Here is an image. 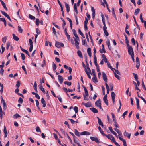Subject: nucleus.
<instances>
[{
    "label": "nucleus",
    "instance_id": "nucleus-22",
    "mask_svg": "<svg viewBox=\"0 0 146 146\" xmlns=\"http://www.w3.org/2000/svg\"><path fill=\"white\" fill-rule=\"evenodd\" d=\"M90 134V133L89 132L86 131H83L81 132L80 133V135H89Z\"/></svg>",
    "mask_w": 146,
    "mask_h": 146
},
{
    "label": "nucleus",
    "instance_id": "nucleus-38",
    "mask_svg": "<svg viewBox=\"0 0 146 146\" xmlns=\"http://www.w3.org/2000/svg\"><path fill=\"white\" fill-rule=\"evenodd\" d=\"M104 136H105L107 138H108V139H111V138L113 136L111 135H110L109 134L107 135L105 134V135Z\"/></svg>",
    "mask_w": 146,
    "mask_h": 146
},
{
    "label": "nucleus",
    "instance_id": "nucleus-13",
    "mask_svg": "<svg viewBox=\"0 0 146 146\" xmlns=\"http://www.w3.org/2000/svg\"><path fill=\"white\" fill-rule=\"evenodd\" d=\"M82 104H84L85 106L86 107H90L92 106L91 102H88L85 104H84L83 103H82Z\"/></svg>",
    "mask_w": 146,
    "mask_h": 146
},
{
    "label": "nucleus",
    "instance_id": "nucleus-56",
    "mask_svg": "<svg viewBox=\"0 0 146 146\" xmlns=\"http://www.w3.org/2000/svg\"><path fill=\"white\" fill-rule=\"evenodd\" d=\"M110 90L112 91L113 90V85L112 83H110Z\"/></svg>",
    "mask_w": 146,
    "mask_h": 146
},
{
    "label": "nucleus",
    "instance_id": "nucleus-34",
    "mask_svg": "<svg viewBox=\"0 0 146 146\" xmlns=\"http://www.w3.org/2000/svg\"><path fill=\"white\" fill-rule=\"evenodd\" d=\"M82 44L83 45H85L86 46L87 45V44L86 42V40L85 39L82 40Z\"/></svg>",
    "mask_w": 146,
    "mask_h": 146
},
{
    "label": "nucleus",
    "instance_id": "nucleus-28",
    "mask_svg": "<svg viewBox=\"0 0 146 146\" xmlns=\"http://www.w3.org/2000/svg\"><path fill=\"white\" fill-rule=\"evenodd\" d=\"M78 33L79 34L81 35V36L84 38H85V36L84 35L83 33L81 31L80 29V28H79L78 29Z\"/></svg>",
    "mask_w": 146,
    "mask_h": 146
},
{
    "label": "nucleus",
    "instance_id": "nucleus-54",
    "mask_svg": "<svg viewBox=\"0 0 146 146\" xmlns=\"http://www.w3.org/2000/svg\"><path fill=\"white\" fill-rule=\"evenodd\" d=\"M136 64H140L139 60L138 57H137L136 58Z\"/></svg>",
    "mask_w": 146,
    "mask_h": 146
},
{
    "label": "nucleus",
    "instance_id": "nucleus-45",
    "mask_svg": "<svg viewBox=\"0 0 146 146\" xmlns=\"http://www.w3.org/2000/svg\"><path fill=\"white\" fill-rule=\"evenodd\" d=\"M0 87H1L0 91L1 92V93L3 92V84H1V83H0Z\"/></svg>",
    "mask_w": 146,
    "mask_h": 146
},
{
    "label": "nucleus",
    "instance_id": "nucleus-12",
    "mask_svg": "<svg viewBox=\"0 0 146 146\" xmlns=\"http://www.w3.org/2000/svg\"><path fill=\"white\" fill-rule=\"evenodd\" d=\"M58 80L60 84H62L63 82V78L60 75H58Z\"/></svg>",
    "mask_w": 146,
    "mask_h": 146
},
{
    "label": "nucleus",
    "instance_id": "nucleus-42",
    "mask_svg": "<svg viewBox=\"0 0 146 146\" xmlns=\"http://www.w3.org/2000/svg\"><path fill=\"white\" fill-rule=\"evenodd\" d=\"M60 129L62 134L64 135H68L67 133L64 131L62 129L60 128Z\"/></svg>",
    "mask_w": 146,
    "mask_h": 146
},
{
    "label": "nucleus",
    "instance_id": "nucleus-25",
    "mask_svg": "<svg viewBox=\"0 0 146 146\" xmlns=\"http://www.w3.org/2000/svg\"><path fill=\"white\" fill-rule=\"evenodd\" d=\"M90 109L94 113H97L98 112L97 110L95 108H90Z\"/></svg>",
    "mask_w": 146,
    "mask_h": 146
},
{
    "label": "nucleus",
    "instance_id": "nucleus-49",
    "mask_svg": "<svg viewBox=\"0 0 146 146\" xmlns=\"http://www.w3.org/2000/svg\"><path fill=\"white\" fill-rule=\"evenodd\" d=\"M3 113L4 114H5L4 112H3L2 110L0 111V118L1 119H2V118Z\"/></svg>",
    "mask_w": 146,
    "mask_h": 146
},
{
    "label": "nucleus",
    "instance_id": "nucleus-64",
    "mask_svg": "<svg viewBox=\"0 0 146 146\" xmlns=\"http://www.w3.org/2000/svg\"><path fill=\"white\" fill-rule=\"evenodd\" d=\"M56 97H57L58 99V100H59L61 102H62V98H61L60 97V96H57Z\"/></svg>",
    "mask_w": 146,
    "mask_h": 146
},
{
    "label": "nucleus",
    "instance_id": "nucleus-57",
    "mask_svg": "<svg viewBox=\"0 0 146 146\" xmlns=\"http://www.w3.org/2000/svg\"><path fill=\"white\" fill-rule=\"evenodd\" d=\"M76 137H74L73 138L74 139V141L75 143H76L78 145V143H79V142H78V141L76 139Z\"/></svg>",
    "mask_w": 146,
    "mask_h": 146
},
{
    "label": "nucleus",
    "instance_id": "nucleus-23",
    "mask_svg": "<svg viewBox=\"0 0 146 146\" xmlns=\"http://www.w3.org/2000/svg\"><path fill=\"white\" fill-rule=\"evenodd\" d=\"M13 38V39L16 41H17L19 40V38L16 36L14 34H12Z\"/></svg>",
    "mask_w": 146,
    "mask_h": 146
},
{
    "label": "nucleus",
    "instance_id": "nucleus-62",
    "mask_svg": "<svg viewBox=\"0 0 146 146\" xmlns=\"http://www.w3.org/2000/svg\"><path fill=\"white\" fill-rule=\"evenodd\" d=\"M10 42H7V43H6V45H7L6 49L7 50L8 49L9 47L10 46Z\"/></svg>",
    "mask_w": 146,
    "mask_h": 146
},
{
    "label": "nucleus",
    "instance_id": "nucleus-44",
    "mask_svg": "<svg viewBox=\"0 0 146 146\" xmlns=\"http://www.w3.org/2000/svg\"><path fill=\"white\" fill-rule=\"evenodd\" d=\"M7 38V36H5V37H3L2 38V41L4 43H5V42H6Z\"/></svg>",
    "mask_w": 146,
    "mask_h": 146
},
{
    "label": "nucleus",
    "instance_id": "nucleus-24",
    "mask_svg": "<svg viewBox=\"0 0 146 146\" xmlns=\"http://www.w3.org/2000/svg\"><path fill=\"white\" fill-rule=\"evenodd\" d=\"M84 70L86 73L87 74L88 76V77L90 79H91V77L90 74L91 73V72H88V71L86 68H85Z\"/></svg>",
    "mask_w": 146,
    "mask_h": 146
},
{
    "label": "nucleus",
    "instance_id": "nucleus-50",
    "mask_svg": "<svg viewBox=\"0 0 146 146\" xmlns=\"http://www.w3.org/2000/svg\"><path fill=\"white\" fill-rule=\"evenodd\" d=\"M114 76L115 77L117 78L118 80H120V77L118 75H117L116 73L114 72Z\"/></svg>",
    "mask_w": 146,
    "mask_h": 146
},
{
    "label": "nucleus",
    "instance_id": "nucleus-53",
    "mask_svg": "<svg viewBox=\"0 0 146 146\" xmlns=\"http://www.w3.org/2000/svg\"><path fill=\"white\" fill-rule=\"evenodd\" d=\"M29 45L30 46H33V42L32 40L31 39H29Z\"/></svg>",
    "mask_w": 146,
    "mask_h": 146
},
{
    "label": "nucleus",
    "instance_id": "nucleus-47",
    "mask_svg": "<svg viewBox=\"0 0 146 146\" xmlns=\"http://www.w3.org/2000/svg\"><path fill=\"white\" fill-rule=\"evenodd\" d=\"M74 110L75 111L76 113H77L78 111V109L77 106H75L74 108Z\"/></svg>",
    "mask_w": 146,
    "mask_h": 146
},
{
    "label": "nucleus",
    "instance_id": "nucleus-61",
    "mask_svg": "<svg viewBox=\"0 0 146 146\" xmlns=\"http://www.w3.org/2000/svg\"><path fill=\"white\" fill-rule=\"evenodd\" d=\"M52 67L53 70H54L56 69V64H55L54 62H53Z\"/></svg>",
    "mask_w": 146,
    "mask_h": 146
},
{
    "label": "nucleus",
    "instance_id": "nucleus-29",
    "mask_svg": "<svg viewBox=\"0 0 146 146\" xmlns=\"http://www.w3.org/2000/svg\"><path fill=\"white\" fill-rule=\"evenodd\" d=\"M74 10L75 12L77 14L78 13V11L77 10V8L76 6V3H75L74 6Z\"/></svg>",
    "mask_w": 146,
    "mask_h": 146
},
{
    "label": "nucleus",
    "instance_id": "nucleus-55",
    "mask_svg": "<svg viewBox=\"0 0 146 146\" xmlns=\"http://www.w3.org/2000/svg\"><path fill=\"white\" fill-rule=\"evenodd\" d=\"M52 31L53 32L55 36H56L57 35L56 33V31L55 28L53 27H52Z\"/></svg>",
    "mask_w": 146,
    "mask_h": 146
},
{
    "label": "nucleus",
    "instance_id": "nucleus-35",
    "mask_svg": "<svg viewBox=\"0 0 146 146\" xmlns=\"http://www.w3.org/2000/svg\"><path fill=\"white\" fill-rule=\"evenodd\" d=\"M92 80L94 82H98L96 76H93V77L92 78Z\"/></svg>",
    "mask_w": 146,
    "mask_h": 146
},
{
    "label": "nucleus",
    "instance_id": "nucleus-63",
    "mask_svg": "<svg viewBox=\"0 0 146 146\" xmlns=\"http://www.w3.org/2000/svg\"><path fill=\"white\" fill-rule=\"evenodd\" d=\"M131 41L133 44L135 45V42L134 39L133 38H132Z\"/></svg>",
    "mask_w": 146,
    "mask_h": 146
},
{
    "label": "nucleus",
    "instance_id": "nucleus-59",
    "mask_svg": "<svg viewBox=\"0 0 146 146\" xmlns=\"http://www.w3.org/2000/svg\"><path fill=\"white\" fill-rule=\"evenodd\" d=\"M0 11L1 13L5 17H6L8 15L6 12H5L4 11H3L1 10Z\"/></svg>",
    "mask_w": 146,
    "mask_h": 146
},
{
    "label": "nucleus",
    "instance_id": "nucleus-30",
    "mask_svg": "<svg viewBox=\"0 0 146 146\" xmlns=\"http://www.w3.org/2000/svg\"><path fill=\"white\" fill-rule=\"evenodd\" d=\"M140 19L142 23H144V24H145V23H146V21L143 20L142 17V14L141 13L140 15Z\"/></svg>",
    "mask_w": 146,
    "mask_h": 146
},
{
    "label": "nucleus",
    "instance_id": "nucleus-8",
    "mask_svg": "<svg viewBox=\"0 0 146 146\" xmlns=\"http://www.w3.org/2000/svg\"><path fill=\"white\" fill-rule=\"evenodd\" d=\"M102 78L104 81L107 82V79L106 74L104 72H102Z\"/></svg>",
    "mask_w": 146,
    "mask_h": 146
},
{
    "label": "nucleus",
    "instance_id": "nucleus-36",
    "mask_svg": "<svg viewBox=\"0 0 146 146\" xmlns=\"http://www.w3.org/2000/svg\"><path fill=\"white\" fill-rule=\"evenodd\" d=\"M74 133L75 135L77 136H80V133L76 129H74Z\"/></svg>",
    "mask_w": 146,
    "mask_h": 146
},
{
    "label": "nucleus",
    "instance_id": "nucleus-52",
    "mask_svg": "<svg viewBox=\"0 0 146 146\" xmlns=\"http://www.w3.org/2000/svg\"><path fill=\"white\" fill-rule=\"evenodd\" d=\"M21 58L23 60H24L25 58V54H24L23 53H21Z\"/></svg>",
    "mask_w": 146,
    "mask_h": 146
},
{
    "label": "nucleus",
    "instance_id": "nucleus-9",
    "mask_svg": "<svg viewBox=\"0 0 146 146\" xmlns=\"http://www.w3.org/2000/svg\"><path fill=\"white\" fill-rule=\"evenodd\" d=\"M131 134V133H129L126 132V131H125L123 135L124 136L127 137L128 138V139H129L130 138V136Z\"/></svg>",
    "mask_w": 146,
    "mask_h": 146
},
{
    "label": "nucleus",
    "instance_id": "nucleus-40",
    "mask_svg": "<svg viewBox=\"0 0 146 146\" xmlns=\"http://www.w3.org/2000/svg\"><path fill=\"white\" fill-rule=\"evenodd\" d=\"M29 18L32 20H35V17L31 14H29Z\"/></svg>",
    "mask_w": 146,
    "mask_h": 146
},
{
    "label": "nucleus",
    "instance_id": "nucleus-46",
    "mask_svg": "<svg viewBox=\"0 0 146 146\" xmlns=\"http://www.w3.org/2000/svg\"><path fill=\"white\" fill-rule=\"evenodd\" d=\"M107 65L108 67L110 68L111 70H113V68L111 66L110 63L109 62H107Z\"/></svg>",
    "mask_w": 146,
    "mask_h": 146
},
{
    "label": "nucleus",
    "instance_id": "nucleus-4",
    "mask_svg": "<svg viewBox=\"0 0 146 146\" xmlns=\"http://www.w3.org/2000/svg\"><path fill=\"white\" fill-rule=\"evenodd\" d=\"M73 38H74V41L75 42V44L76 46V48L78 49H79V47L78 46V45L79 44V41H80V40H77V39H75V38L73 37Z\"/></svg>",
    "mask_w": 146,
    "mask_h": 146
},
{
    "label": "nucleus",
    "instance_id": "nucleus-19",
    "mask_svg": "<svg viewBox=\"0 0 146 146\" xmlns=\"http://www.w3.org/2000/svg\"><path fill=\"white\" fill-rule=\"evenodd\" d=\"M0 1L1 2V4L3 6L4 8L7 11V8L6 7V5L5 3L3 2L2 0H0Z\"/></svg>",
    "mask_w": 146,
    "mask_h": 146
},
{
    "label": "nucleus",
    "instance_id": "nucleus-2",
    "mask_svg": "<svg viewBox=\"0 0 146 146\" xmlns=\"http://www.w3.org/2000/svg\"><path fill=\"white\" fill-rule=\"evenodd\" d=\"M95 105L96 106L98 107L102 110L103 109L101 106L100 99H99L98 100L96 101L95 103Z\"/></svg>",
    "mask_w": 146,
    "mask_h": 146
},
{
    "label": "nucleus",
    "instance_id": "nucleus-17",
    "mask_svg": "<svg viewBox=\"0 0 146 146\" xmlns=\"http://www.w3.org/2000/svg\"><path fill=\"white\" fill-rule=\"evenodd\" d=\"M41 103L43 104V106H42L43 107H45L46 106V101L44 100L43 98H42L41 99Z\"/></svg>",
    "mask_w": 146,
    "mask_h": 146
},
{
    "label": "nucleus",
    "instance_id": "nucleus-37",
    "mask_svg": "<svg viewBox=\"0 0 146 146\" xmlns=\"http://www.w3.org/2000/svg\"><path fill=\"white\" fill-rule=\"evenodd\" d=\"M21 83L20 81H17L16 82V86L17 88H18L20 85Z\"/></svg>",
    "mask_w": 146,
    "mask_h": 146
},
{
    "label": "nucleus",
    "instance_id": "nucleus-16",
    "mask_svg": "<svg viewBox=\"0 0 146 146\" xmlns=\"http://www.w3.org/2000/svg\"><path fill=\"white\" fill-rule=\"evenodd\" d=\"M124 35L125 37V43L127 45V46H129V41L128 40V38L127 37V35H125V34L124 33Z\"/></svg>",
    "mask_w": 146,
    "mask_h": 146
},
{
    "label": "nucleus",
    "instance_id": "nucleus-33",
    "mask_svg": "<svg viewBox=\"0 0 146 146\" xmlns=\"http://www.w3.org/2000/svg\"><path fill=\"white\" fill-rule=\"evenodd\" d=\"M78 56L81 58H82V55L81 52L80 50H78L77 52Z\"/></svg>",
    "mask_w": 146,
    "mask_h": 146
},
{
    "label": "nucleus",
    "instance_id": "nucleus-11",
    "mask_svg": "<svg viewBox=\"0 0 146 146\" xmlns=\"http://www.w3.org/2000/svg\"><path fill=\"white\" fill-rule=\"evenodd\" d=\"M103 29L104 33L107 36H108L109 35V33L107 31V30H106L107 27L106 26H103Z\"/></svg>",
    "mask_w": 146,
    "mask_h": 146
},
{
    "label": "nucleus",
    "instance_id": "nucleus-5",
    "mask_svg": "<svg viewBox=\"0 0 146 146\" xmlns=\"http://www.w3.org/2000/svg\"><path fill=\"white\" fill-rule=\"evenodd\" d=\"M1 102H2L3 106V109L5 110L6 109V103L5 101V100L3 99L2 97L1 98Z\"/></svg>",
    "mask_w": 146,
    "mask_h": 146
},
{
    "label": "nucleus",
    "instance_id": "nucleus-31",
    "mask_svg": "<svg viewBox=\"0 0 146 146\" xmlns=\"http://www.w3.org/2000/svg\"><path fill=\"white\" fill-rule=\"evenodd\" d=\"M98 119V123L100 125H102L103 123L102 122L101 119L98 117H97Z\"/></svg>",
    "mask_w": 146,
    "mask_h": 146
},
{
    "label": "nucleus",
    "instance_id": "nucleus-48",
    "mask_svg": "<svg viewBox=\"0 0 146 146\" xmlns=\"http://www.w3.org/2000/svg\"><path fill=\"white\" fill-rule=\"evenodd\" d=\"M39 22H40V21H39V19L37 18L36 20L35 23H36V25H37L38 26L39 25Z\"/></svg>",
    "mask_w": 146,
    "mask_h": 146
},
{
    "label": "nucleus",
    "instance_id": "nucleus-3",
    "mask_svg": "<svg viewBox=\"0 0 146 146\" xmlns=\"http://www.w3.org/2000/svg\"><path fill=\"white\" fill-rule=\"evenodd\" d=\"M55 46L58 48H60V46L63 47L64 45L62 43L56 41V43L55 44Z\"/></svg>",
    "mask_w": 146,
    "mask_h": 146
},
{
    "label": "nucleus",
    "instance_id": "nucleus-32",
    "mask_svg": "<svg viewBox=\"0 0 146 146\" xmlns=\"http://www.w3.org/2000/svg\"><path fill=\"white\" fill-rule=\"evenodd\" d=\"M140 11V9L139 8H137L135 10L134 12V15H137Z\"/></svg>",
    "mask_w": 146,
    "mask_h": 146
},
{
    "label": "nucleus",
    "instance_id": "nucleus-18",
    "mask_svg": "<svg viewBox=\"0 0 146 146\" xmlns=\"http://www.w3.org/2000/svg\"><path fill=\"white\" fill-rule=\"evenodd\" d=\"M101 17L102 18V21L104 25V26H106L105 24V20L103 14H102L101 15Z\"/></svg>",
    "mask_w": 146,
    "mask_h": 146
},
{
    "label": "nucleus",
    "instance_id": "nucleus-20",
    "mask_svg": "<svg viewBox=\"0 0 146 146\" xmlns=\"http://www.w3.org/2000/svg\"><path fill=\"white\" fill-rule=\"evenodd\" d=\"M3 132L5 134L4 137H7V133L5 126H4V127Z\"/></svg>",
    "mask_w": 146,
    "mask_h": 146
},
{
    "label": "nucleus",
    "instance_id": "nucleus-60",
    "mask_svg": "<svg viewBox=\"0 0 146 146\" xmlns=\"http://www.w3.org/2000/svg\"><path fill=\"white\" fill-rule=\"evenodd\" d=\"M106 43L108 46H109L110 45V40L109 39H107V40L106 42Z\"/></svg>",
    "mask_w": 146,
    "mask_h": 146
},
{
    "label": "nucleus",
    "instance_id": "nucleus-15",
    "mask_svg": "<svg viewBox=\"0 0 146 146\" xmlns=\"http://www.w3.org/2000/svg\"><path fill=\"white\" fill-rule=\"evenodd\" d=\"M103 100L104 101V102L108 106V100L107 99V95L106 94L104 96L103 98Z\"/></svg>",
    "mask_w": 146,
    "mask_h": 146
},
{
    "label": "nucleus",
    "instance_id": "nucleus-51",
    "mask_svg": "<svg viewBox=\"0 0 146 146\" xmlns=\"http://www.w3.org/2000/svg\"><path fill=\"white\" fill-rule=\"evenodd\" d=\"M36 131L37 132H41V130H40V128H39V127L38 126H37L36 127Z\"/></svg>",
    "mask_w": 146,
    "mask_h": 146
},
{
    "label": "nucleus",
    "instance_id": "nucleus-21",
    "mask_svg": "<svg viewBox=\"0 0 146 146\" xmlns=\"http://www.w3.org/2000/svg\"><path fill=\"white\" fill-rule=\"evenodd\" d=\"M119 139L123 141V145L124 146H127L126 143V141L125 139H124L121 137H119Z\"/></svg>",
    "mask_w": 146,
    "mask_h": 146
},
{
    "label": "nucleus",
    "instance_id": "nucleus-14",
    "mask_svg": "<svg viewBox=\"0 0 146 146\" xmlns=\"http://www.w3.org/2000/svg\"><path fill=\"white\" fill-rule=\"evenodd\" d=\"M91 11L92 12V16L93 18H94L95 17V10L94 8L93 7H91Z\"/></svg>",
    "mask_w": 146,
    "mask_h": 146
},
{
    "label": "nucleus",
    "instance_id": "nucleus-27",
    "mask_svg": "<svg viewBox=\"0 0 146 146\" xmlns=\"http://www.w3.org/2000/svg\"><path fill=\"white\" fill-rule=\"evenodd\" d=\"M33 87L34 89L35 90V91L36 92H37V83L36 81H35L34 82Z\"/></svg>",
    "mask_w": 146,
    "mask_h": 146
},
{
    "label": "nucleus",
    "instance_id": "nucleus-7",
    "mask_svg": "<svg viewBox=\"0 0 146 146\" xmlns=\"http://www.w3.org/2000/svg\"><path fill=\"white\" fill-rule=\"evenodd\" d=\"M108 129H109L110 130V131L114 135H115L116 136V137H117V138H118V135H117V134L115 132H114L113 130L112 129V128L111 127H108Z\"/></svg>",
    "mask_w": 146,
    "mask_h": 146
},
{
    "label": "nucleus",
    "instance_id": "nucleus-6",
    "mask_svg": "<svg viewBox=\"0 0 146 146\" xmlns=\"http://www.w3.org/2000/svg\"><path fill=\"white\" fill-rule=\"evenodd\" d=\"M90 138L92 141H95L98 143H100L98 139L96 137H90Z\"/></svg>",
    "mask_w": 146,
    "mask_h": 146
},
{
    "label": "nucleus",
    "instance_id": "nucleus-1",
    "mask_svg": "<svg viewBox=\"0 0 146 146\" xmlns=\"http://www.w3.org/2000/svg\"><path fill=\"white\" fill-rule=\"evenodd\" d=\"M127 47L128 52L129 54L131 56L132 55H134L133 50L132 46H129Z\"/></svg>",
    "mask_w": 146,
    "mask_h": 146
},
{
    "label": "nucleus",
    "instance_id": "nucleus-43",
    "mask_svg": "<svg viewBox=\"0 0 146 146\" xmlns=\"http://www.w3.org/2000/svg\"><path fill=\"white\" fill-rule=\"evenodd\" d=\"M133 74L134 76V78L136 80H138V78L137 75L136 74H135L134 73H133Z\"/></svg>",
    "mask_w": 146,
    "mask_h": 146
},
{
    "label": "nucleus",
    "instance_id": "nucleus-39",
    "mask_svg": "<svg viewBox=\"0 0 146 146\" xmlns=\"http://www.w3.org/2000/svg\"><path fill=\"white\" fill-rule=\"evenodd\" d=\"M18 31L20 33H22L23 32V29L20 26H18Z\"/></svg>",
    "mask_w": 146,
    "mask_h": 146
},
{
    "label": "nucleus",
    "instance_id": "nucleus-41",
    "mask_svg": "<svg viewBox=\"0 0 146 146\" xmlns=\"http://www.w3.org/2000/svg\"><path fill=\"white\" fill-rule=\"evenodd\" d=\"M64 84H66L68 86H70L71 85L72 83L71 82L65 81L64 82Z\"/></svg>",
    "mask_w": 146,
    "mask_h": 146
},
{
    "label": "nucleus",
    "instance_id": "nucleus-58",
    "mask_svg": "<svg viewBox=\"0 0 146 146\" xmlns=\"http://www.w3.org/2000/svg\"><path fill=\"white\" fill-rule=\"evenodd\" d=\"M20 116L17 113H16L14 115V117L15 118H17L19 117H20Z\"/></svg>",
    "mask_w": 146,
    "mask_h": 146
},
{
    "label": "nucleus",
    "instance_id": "nucleus-26",
    "mask_svg": "<svg viewBox=\"0 0 146 146\" xmlns=\"http://www.w3.org/2000/svg\"><path fill=\"white\" fill-rule=\"evenodd\" d=\"M87 52L89 56L91 57V48H88L87 50Z\"/></svg>",
    "mask_w": 146,
    "mask_h": 146
},
{
    "label": "nucleus",
    "instance_id": "nucleus-10",
    "mask_svg": "<svg viewBox=\"0 0 146 146\" xmlns=\"http://www.w3.org/2000/svg\"><path fill=\"white\" fill-rule=\"evenodd\" d=\"M111 95L112 98V100L113 102V104H114L115 103V94L114 92H112L111 93Z\"/></svg>",
    "mask_w": 146,
    "mask_h": 146
}]
</instances>
